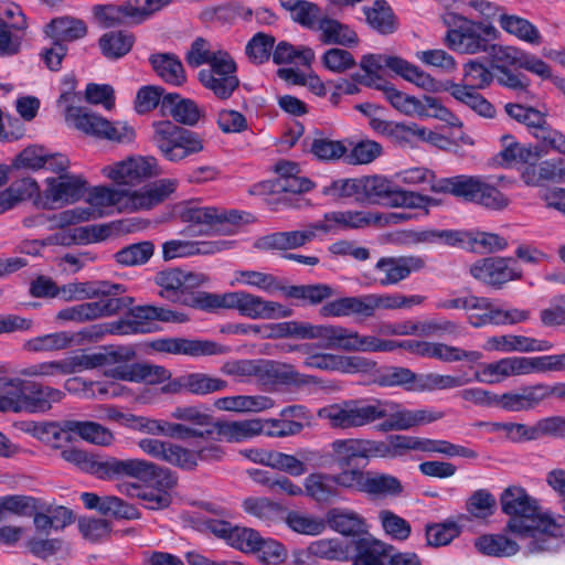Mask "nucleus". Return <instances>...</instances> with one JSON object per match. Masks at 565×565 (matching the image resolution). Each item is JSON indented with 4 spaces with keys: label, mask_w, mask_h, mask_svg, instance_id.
Listing matches in <instances>:
<instances>
[{
    "label": "nucleus",
    "mask_w": 565,
    "mask_h": 565,
    "mask_svg": "<svg viewBox=\"0 0 565 565\" xmlns=\"http://www.w3.org/2000/svg\"><path fill=\"white\" fill-rule=\"evenodd\" d=\"M93 12L105 28L139 24L146 20L145 11L141 8L132 7L127 1L121 4H97L93 8Z\"/></svg>",
    "instance_id": "obj_20"
},
{
    "label": "nucleus",
    "mask_w": 565,
    "mask_h": 565,
    "mask_svg": "<svg viewBox=\"0 0 565 565\" xmlns=\"http://www.w3.org/2000/svg\"><path fill=\"white\" fill-rule=\"evenodd\" d=\"M105 374L115 380L148 384L161 383L171 377V372L164 366L147 363L122 364L108 369Z\"/></svg>",
    "instance_id": "obj_17"
},
{
    "label": "nucleus",
    "mask_w": 565,
    "mask_h": 565,
    "mask_svg": "<svg viewBox=\"0 0 565 565\" xmlns=\"http://www.w3.org/2000/svg\"><path fill=\"white\" fill-rule=\"evenodd\" d=\"M331 326L311 324L305 321H284L265 324L264 339L294 338L300 340H320V347L326 349Z\"/></svg>",
    "instance_id": "obj_14"
},
{
    "label": "nucleus",
    "mask_w": 565,
    "mask_h": 565,
    "mask_svg": "<svg viewBox=\"0 0 565 565\" xmlns=\"http://www.w3.org/2000/svg\"><path fill=\"white\" fill-rule=\"evenodd\" d=\"M157 466L143 459H118L102 455L96 478L100 480L134 478L143 481L150 479V476L156 472Z\"/></svg>",
    "instance_id": "obj_10"
},
{
    "label": "nucleus",
    "mask_w": 565,
    "mask_h": 565,
    "mask_svg": "<svg viewBox=\"0 0 565 565\" xmlns=\"http://www.w3.org/2000/svg\"><path fill=\"white\" fill-rule=\"evenodd\" d=\"M303 365L307 367L326 370V371H366L374 363L369 362L362 356H340L329 353H316L308 356Z\"/></svg>",
    "instance_id": "obj_29"
},
{
    "label": "nucleus",
    "mask_w": 565,
    "mask_h": 565,
    "mask_svg": "<svg viewBox=\"0 0 565 565\" xmlns=\"http://www.w3.org/2000/svg\"><path fill=\"white\" fill-rule=\"evenodd\" d=\"M499 21L504 31L515 35L520 40L531 44H540L542 42L539 30L526 19L518 15L501 14Z\"/></svg>",
    "instance_id": "obj_53"
},
{
    "label": "nucleus",
    "mask_w": 565,
    "mask_h": 565,
    "mask_svg": "<svg viewBox=\"0 0 565 565\" xmlns=\"http://www.w3.org/2000/svg\"><path fill=\"white\" fill-rule=\"evenodd\" d=\"M183 278L184 271L180 268H169L158 271L154 277V282L161 287L159 296L171 302H177L180 294H183Z\"/></svg>",
    "instance_id": "obj_55"
},
{
    "label": "nucleus",
    "mask_w": 565,
    "mask_h": 565,
    "mask_svg": "<svg viewBox=\"0 0 565 565\" xmlns=\"http://www.w3.org/2000/svg\"><path fill=\"white\" fill-rule=\"evenodd\" d=\"M153 72L167 84L182 86L186 74L179 56L174 53H153L149 56Z\"/></svg>",
    "instance_id": "obj_34"
},
{
    "label": "nucleus",
    "mask_w": 565,
    "mask_h": 565,
    "mask_svg": "<svg viewBox=\"0 0 565 565\" xmlns=\"http://www.w3.org/2000/svg\"><path fill=\"white\" fill-rule=\"evenodd\" d=\"M211 430L210 439L221 441L225 439L228 443H238L244 439L262 434V419L245 420H216Z\"/></svg>",
    "instance_id": "obj_25"
},
{
    "label": "nucleus",
    "mask_w": 565,
    "mask_h": 565,
    "mask_svg": "<svg viewBox=\"0 0 565 565\" xmlns=\"http://www.w3.org/2000/svg\"><path fill=\"white\" fill-rule=\"evenodd\" d=\"M103 173L117 184H135L159 174L154 157L128 158L103 169Z\"/></svg>",
    "instance_id": "obj_11"
},
{
    "label": "nucleus",
    "mask_w": 565,
    "mask_h": 565,
    "mask_svg": "<svg viewBox=\"0 0 565 565\" xmlns=\"http://www.w3.org/2000/svg\"><path fill=\"white\" fill-rule=\"evenodd\" d=\"M395 547L370 534L351 539L347 544V556L351 565H386V556Z\"/></svg>",
    "instance_id": "obj_15"
},
{
    "label": "nucleus",
    "mask_w": 565,
    "mask_h": 565,
    "mask_svg": "<svg viewBox=\"0 0 565 565\" xmlns=\"http://www.w3.org/2000/svg\"><path fill=\"white\" fill-rule=\"evenodd\" d=\"M436 193H449L491 211H503L511 200L482 175H455L439 180L431 186Z\"/></svg>",
    "instance_id": "obj_2"
},
{
    "label": "nucleus",
    "mask_w": 565,
    "mask_h": 565,
    "mask_svg": "<svg viewBox=\"0 0 565 565\" xmlns=\"http://www.w3.org/2000/svg\"><path fill=\"white\" fill-rule=\"evenodd\" d=\"M313 186L315 183L310 179L296 174L291 178H277L271 183V193L281 194L282 198L279 199L281 202L298 206L292 202V198L295 196V201L299 202L300 199L297 195L310 191Z\"/></svg>",
    "instance_id": "obj_45"
},
{
    "label": "nucleus",
    "mask_w": 565,
    "mask_h": 565,
    "mask_svg": "<svg viewBox=\"0 0 565 565\" xmlns=\"http://www.w3.org/2000/svg\"><path fill=\"white\" fill-rule=\"evenodd\" d=\"M66 116L74 121L77 129L99 138L102 137L104 127H108L107 119L84 107L68 106Z\"/></svg>",
    "instance_id": "obj_51"
},
{
    "label": "nucleus",
    "mask_w": 565,
    "mask_h": 565,
    "mask_svg": "<svg viewBox=\"0 0 565 565\" xmlns=\"http://www.w3.org/2000/svg\"><path fill=\"white\" fill-rule=\"evenodd\" d=\"M521 179L527 186L565 183V160L556 158L530 163L524 167Z\"/></svg>",
    "instance_id": "obj_18"
},
{
    "label": "nucleus",
    "mask_w": 565,
    "mask_h": 565,
    "mask_svg": "<svg viewBox=\"0 0 565 565\" xmlns=\"http://www.w3.org/2000/svg\"><path fill=\"white\" fill-rule=\"evenodd\" d=\"M373 294L355 297H343L324 303L319 313L322 317L358 316L364 319L374 316Z\"/></svg>",
    "instance_id": "obj_21"
},
{
    "label": "nucleus",
    "mask_w": 565,
    "mask_h": 565,
    "mask_svg": "<svg viewBox=\"0 0 565 565\" xmlns=\"http://www.w3.org/2000/svg\"><path fill=\"white\" fill-rule=\"evenodd\" d=\"M177 186L175 179H160L147 184L142 190L128 191V198L135 209L149 210L167 200Z\"/></svg>",
    "instance_id": "obj_28"
},
{
    "label": "nucleus",
    "mask_w": 565,
    "mask_h": 565,
    "mask_svg": "<svg viewBox=\"0 0 565 565\" xmlns=\"http://www.w3.org/2000/svg\"><path fill=\"white\" fill-rule=\"evenodd\" d=\"M495 78V73H492L483 63L479 60H469L463 65V84L470 89H484L491 85Z\"/></svg>",
    "instance_id": "obj_59"
},
{
    "label": "nucleus",
    "mask_w": 565,
    "mask_h": 565,
    "mask_svg": "<svg viewBox=\"0 0 565 565\" xmlns=\"http://www.w3.org/2000/svg\"><path fill=\"white\" fill-rule=\"evenodd\" d=\"M383 152L382 146L374 140H361L345 152L344 162L351 166L367 164L377 159Z\"/></svg>",
    "instance_id": "obj_64"
},
{
    "label": "nucleus",
    "mask_w": 565,
    "mask_h": 565,
    "mask_svg": "<svg viewBox=\"0 0 565 565\" xmlns=\"http://www.w3.org/2000/svg\"><path fill=\"white\" fill-rule=\"evenodd\" d=\"M180 218L190 223L183 233L190 236L216 233L217 209L188 206L180 212Z\"/></svg>",
    "instance_id": "obj_33"
},
{
    "label": "nucleus",
    "mask_w": 565,
    "mask_h": 565,
    "mask_svg": "<svg viewBox=\"0 0 565 565\" xmlns=\"http://www.w3.org/2000/svg\"><path fill=\"white\" fill-rule=\"evenodd\" d=\"M150 479L143 480L145 487L136 493L148 510H163L172 503L170 491L177 486V476L166 467L157 466Z\"/></svg>",
    "instance_id": "obj_9"
},
{
    "label": "nucleus",
    "mask_w": 565,
    "mask_h": 565,
    "mask_svg": "<svg viewBox=\"0 0 565 565\" xmlns=\"http://www.w3.org/2000/svg\"><path fill=\"white\" fill-rule=\"evenodd\" d=\"M542 403L539 384L526 385L518 391H510L501 395L497 394L495 407L505 412H527L536 408Z\"/></svg>",
    "instance_id": "obj_30"
},
{
    "label": "nucleus",
    "mask_w": 565,
    "mask_h": 565,
    "mask_svg": "<svg viewBox=\"0 0 565 565\" xmlns=\"http://www.w3.org/2000/svg\"><path fill=\"white\" fill-rule=\"evenodd\" d=\"M75 334L66 331L49 333L28 340L24 349L29 352H49L66 349L74 341Z\"/></svg>",
    "instance_id": "obj_56"
},
{
    "label": "nucleus",
    "mask_w": 565,
    "mask_h": 565,
    "mask_svg": "<svg viewBox=\"0 0 565 565\" xmlns=\"http://www.w3.org/2000/svg\"><path fill=\"white\" fill-rule=\"evenodd\" d=\"M376 89L384 93L386 99L395 109L406 115L419 116L425 113L424 106L422 105L423 100L397 90L393 85L388 83H384L382 86H376Z\"/></svg>",
    "instance_id": "obj_54"
},
{
    "label": "nucleus",
    "mask_w": 565,
    "mask_h": 565,
    "mask_svg": "<svg viewBox=\"0 0 565 565\" xmlns=\"http://www.w3.org/2000/svg\"><path fill=\"white\" fill-rule=\"evenodd\" d=\"M125 290L122 285L105 280L70 282L61 287V296L65 301H73L98 298L99 296H119Z\"/></svg>",
    "instance_id": "obj_23"
},
{
    "label": "nucleus",
    "mask_w": 565,
    "mask_h": 565,
    "mask_svg": "<svg viewBox=\"0 0 565 565\" xmlns=\"http://www.w3.org/2000/svg\"><path fill=\"white\" fill-rule=\"evenodd\" d=\"M364 493L373 498L398 497L404 487L398 478L380 472L367 471Z\"/></svg>",
    "instance_id": "obj_48"
},
{
    "label": "nucleus",
    "mask_w": 565,
    "mask_h": 565,
    "mask_svg": "<svg viewBox=\"0 0 565 565\" xmlns=\"http://www.w3.org/2000/svg\"><path fill=\"white\" fill-rule=\"evenodd\" d=\"M162 115L174 121H154L151 140L167 161L178 163L204 150L203 138L184 127H194L205 117V110L195 100L169 93L162 100Z\"/></svg>",
    "instance_id": "obj_1"
},
{
    "label": "nucleus",
    "mask_w": 565,
    "mask_h": 565,
    "mask_svg": "<svg viewBox=\"0 0 565 565\" xmlns=\"http://www.w3.org/2000/svg\"><path fill=\"white\" fill-rule=\"evenodd\" d=\"M500 505L510 519L504 527L505 532L515 534L520 539H531L535 525L541 516L540 505L535 498L519 486H510L500 495Z\"/></svg>",
    "instance_id": "obj_4"
},
{
    "label": "nucleus",
    "mask_w": 565,
    "mask_h": 565,
    "mask_svg": "<svg viewBox=\"0 0 565 565\" xmlns=\"http://www.w3.org/2000/svg\"><path fill=\"white\" fill-rule=\"evenodd\" d=\"M475 546L481 554L492 557H510L520 550L519 544L504 534H483L476 539Z\"/></svg>",
    "instance_id": "obj_41"
},
{
    "label": "nucleus",
    "mask_w": 565,
    "mask_h": 565,
    "mask_svg": "<svg viewBox=\"0 0 565 565\" xmlns=\"http://www.w3.org/2000/svg\"><path fill=\"white\" fill-rule=\"evenodd\" d=\"M532 130L533 137L540 141V145H536L537 147H542L547 151V153L550 150H562V147L565 142V135L552 128V126L547 122L545 113L542 115V118L539 119V124L536 122Z\"/></svg>",
    "instance_id": "obj_63"
},
{
    "label": "nucleus",
    "mask_w": 565,
    "mask_h": 565,
    "mask_svg": "<svg viewBox=\"0 0 565 565\" xmlns=\"http://www.w3.org/2000/svg\"><path fill=\"white\" fill-rule=\"evenodd\" d=\"M359 202L372 204L385 203L395 207H425L434 199L413 191L402 190L398 185L382 175L360 178Z\"/></svg>",
    "instance_id": "obj_5"
},
{
    "label": "nucleus",
    "mask_w": 565,
    "mask_h": 565,
    "mask_svg": "<svg viewBox=\"0 0 565 565\" xmlns=\"http://www.w3.org/2000/svg\"><path fill=\"white\" fill-rule=\"evenodd\" d=\"M515 263L512 257H487L478 260L470 268V274L478 280L501 288L510 280L522 278V270L510 266Z\"/></svg>",
    "instance_id": "obj_13"
},
{
    "label": "nucleus",
    "mask_w": 565,
    "mask_h": 565,
    "mask_svg": "<svg viewBox=\"0 0 565 565\" xmlns=\"http://www.w3.org/2000/svg\"><path fill=\"white\" fill-rule=\"evenodd\" d=\"M47 28L51 30V35L60 42H73L87 34L85 22L72 17L55 18Z\"/></svg>",
    "instance_id": "obj_52"
},
{
    "label": "nucleus",
    "mask_w": 565,
    "mask_h": 565,
    "mask_svg": "<svg viewBox=\"0 0 565 565\" xmlns=\"http://www.w3.org/2000/svg\"><path fill=\"white\" fill-rule=\"evenodd\" d=\"M367 24L381 34H392L397 30V18L385 0H375L372 7H364Z\"/></svg>",
    "instance_id": "obj_38"
},
{
    "label": "nucleus",
    "mask_w": 565,
    "mask_h": 565,
    "mask_svg": "<svg viewBox=\"0 0 565 565\" xmlns=\"http://www.w3.org/2000/svg\"><path fill=\"white\" fill-rule=\"evenodd\" d=\"M498 351L502 352H541L548 351L553 348V343L547 340H537L525 335H499L492 337L488 341Z\"/></svg>",
    "instance_id": "obj_35"
},
{
    "label": "nucleus",
    "mask_w": 565,
    "mask_h": 565,
    "mask_svg": "<svg viewBox=\"0 0 565 565\" xmlns=\"http://www.w3.org/2000/svg\"><path fill=\"white\" fill-rule=\"evenodd\" d=\"M373 382L381 387H403L405 391L416 392L417 373L408 367L385 366L379 370Z\"/></svg>",
    "instance_id": "obj_39"
},
{
    "label": "nucleus",
    "mask_w": 565,
    "mask_h": 565,
    "mask_svg": "<svg viewBox=\"0 0 565 565\" xmlns=\"http://www.w3.org/2000/svg\"><path fill=\"white\" fill-rule=\"evenodd\" d=\"M86 184V180L81 175L70 173L61 174L58 178H47L44 190L45 202L49 205L60 201L74 203L84 195Z\"/></svg>",
    "instance_id": "obj_16"
},
{
    "label": "nucleus",
    "mask_w": 565,
    "mask_h": 565,
    "mask_svg": "<svg viewBox=\"0 0 565 565\" xmlns=\"http://www.w3.org/2000/svg\"><path fill=\"white\" fill-rule=\"evenodd\" d=\"M533 536L526 545L530 554L552 551L551 539L565 536V516L558 515L553 519L541 513Z\"/></svg>",
    "instance_id": "obj_22"
},
{
    "label": "nucleus",
    "mask_w": 565,
    "mask_h": 565,
    "mask_svg": "<svg viewBox=\"0 0 565 565\" xmlns=\"http://www.w3.org/2000/svg\"><path fill=\"white\" fill-rule=\"evenodd\" d=\"M280 291L287 298L302 300L310 306L320 305L334 295V289L327 284L282 286Z\"/></svg>",
    "instance_id": "obj_40"
},
{
    "label": "nucleus",
    "mask_w": 565,
    "mask_h": 565,
    "mask_svg": "<svg viewBox=\"0 0 565 565\" xmlns=\"http://www.w3.org/2000/svg\"><path fill=\"white\" fill-rule=\"evenodd\" d=\"M160 328L152 322L150 305L128 307L126 318L98 324H92L81 330L76 335L88 341H98L105 334H146Z\"/></svg>",
    "instance_id": "obj_6"
},
{
    "label": "nucleus",
    "mask_w": 565,
    "mask_h": 565,
    "mask_svg": "<svg viewBox=\"0 0 565 565\" xmlns=\"http://www.w3.org/2000/svg\"><path fill=\"white\" fill-rule=\"evenodd\" d=\"M296 58L300 60V64L310 66L315 61V52L311 47H295L286 41L279 42L273 51V62L277 65L292 63Z\"/></svg>",
    "instance_id": "obj_58"
},
{
    "label": "nucleus",
    "mask_w": 565,
    "mask_h": 565,
    "mask_svg": "<svg viewBox=\"0 0 565 565\" xmlns=\"http://www.w3.org/2000/svg\"><path fill=\"white\" fill-rule=\"evenodd\" d=\"M300 373L291 364L260 359L257 362L256 377L264 385L305 384Z\"/></svg>",
    "instance_id": "obj_26"
},
{
    "label": "nucleus",
    "mask_w": 565,
    "mask_h": 565,
    "mask_svg": "<svg viewBox=\"0 0 565 565\" xmlns=\"http://www.w3.org/2000/svg\"><path fill=\"white\" fill-rule=\"evenodd\" d=\"M387 402L376 399L374 404L361 405L359 401L344 402L343 405L332 404L321 408L319 417L330 422L333 428L361 427L376 419L387 417L381 425L383 431L398 430L393 414L388 413Z\"/></svg>",
    "instance_id": "obj_3"
},
{
    "label": "nucleus",
    "mask_w": 565,
    "mask_h": 565,
    "mask_svg": "<svg viewBox=\"0 0 565 565\" xmlns=\"http://www.w3.org/2000/svg\"><path fill=\"white\" fill-rule=\"evenodd\" d=\"M135 35L125 31H110L98 40L102 54L108 60H118L128 54L135 43Z\"/></svg>",
    "instance_id": "obj_43"
},
{
    "label": "nucleus",
    "mask_w": 565,
    "mask_h": 565,
    "mask_svg": "<svg viewBox=\"0 0 565 565\" xmlns=\"http://www.w3.org/2000/svg\"><path fill=\"white\" fill-rule=\"evenodd\" d=\"M330 448L332 466L350 468L356 463L358 459H363L361 439H337L330 444Z\"/></svg>",
    "instance_id": "obj_50"
},
{
    "label": "nucleus",
    "mask_w": 565,
    "mask_h": 565,
    "mask_svg": "<svg viewBox=\"0 0 565 565\" xmlns=\"http://www.w3.org/2000/svg\"><path fill=\"white\" fill-rule=\"evenodd\" d=\"M492 25L473 22L462 15L457 17L455 28L447 31L445 44L452 51L461 54H476L488 52L489 39L494 35Z\"/></svg>",
    "instance_id": "obj_8"
},
{
    "label": "nucleus",
    "mask_w": 565,
    "mask_h": 565,
    "mask_svg": "<svg viewBox=\"0 0 565 565\" xmlns=\"http://www.w3.org/2000/svg\"><path fill=\"white\" fill-rule=\"evenodd\" d=\"M24 425L25 433L52 448H60L61 440L66 443L73 440L67 428L71 425V419L61 422H26Z\"/></svg>",
    "instance_id": "obj_32"
},
{
    "label": "nucleus",
    "mask_w": 565,
    "mask_h": 565,
    "mask_svg": "<svg viewBox=\"0 0 565 565\" xmlns=\"http://www.w3.org/2000/svg\"><path fill=\"white\" fill-rule=\"evenodd\" d=\"M488 52L491 68L495 71L498 84L515 92H523L527 95L530 79L523 73L518 72L522 66L525 52L514 46L497 44H490Z\"/></svg>",
    "instance_id": "obj_7"
},
{
    "label": "nucleus",
    "mask_w": 565,
    "mask_h": 565,
    "mask_svg": "<svg viewBox=\"0 0 565 565\" xmlns=\"http://www.w3.org/2000/svg\"><path fill=\"white\" fill-rule=\"evenodd\" d=\"M318 30L321 31L320 41L323 44L352 47L359 43V36L354 30L348 24L329 17H323L319 21Z\"/></svg>",
    "instance_id": "obj_37"
},
{
    "label": "nucleus",
    "mask_w": 565,
    "mask_h": 565,
    "mask_svg": "<svg viewBox=\"0 0 565 565\" xmlns=\"http://www.w3.org/2000/svg\"><path fill=\"white\" fill-rule=\"evenodd\" d=\"M222 308L236 309L239 315L249 319H266V302L259 296L246 291H233L222 295Z\"/></svg>",
    "instance_id": "obj_31"
},
{
    "label": "nucleus",
    "mask_w": 565,
    "mask_h": 565,
    "mask_svg": "<svg viewBox=\"0 0 565 565\" xmlns=\"http://www.w3.org/2000/svg\"><path fill=\"white\" fill-rule=\"evenodd\" d=\"M7 191L10 193L11 200H14V204L20 201L34 199V204L36 206H41L42 209H52V205H49L47 202H45L44 194H41L38 182L32 178H22L12 182Z\"/></svg>",
    "instance_id": "obj_57"
},
{
    "label": "nucleus",
    "mask_w": 565,
    "mask_h": 565,
    "mask_svg": "<svg viewBox=\"0 0 565 565\" xmlns=\"http://www.w3.org/2000/svg\"><path fill=\"white\" fill-rule=\"evenodd\" d=\"M390 70L427 92H449L448 84H452V81H436L429 74L402 57L391 58Z\"/></svg>",
    "instance_id": "obj_27"
},
{
    "label": "nucleus",
    "mask_w": 565,
    "mask_h": 565,
    "mask_svg": "<svg viewBox=\"0 0 565 565\" xmlns=\"http://www.w3.org/2000/svg\"><path fill=\"white\" fill-rule=\"evenodd\" d=\"M38 500L33 497L9 494L0 497V523L6 519V512L19 516H32L38 510Z\"/></svg>",
    "instance_id": "obj_60"
},
{
    "label": "nucleus",
    "mask_w": 565,
    "mask_h": 565,
    "mask_svg": "<svg viewBox=\"0 0 565 565\" xmlns=\"http://www.w3.org/2000/svg\"><path fill=\"white\" fill-rule=\"evenodd\" d=\"M303 493L317 502H329L339 495L332 475L315 472L305 479Z\"/></svg>",
    "instance_id": "obj_47"
},
{
    "label": "nucleus",
    "mask_w": 565,
    "mask_h": 565,
    "mask_svg": "<svg viewBox=\"0 0 565 565\" xmlns=\"http://www.w3.org/2000/svg\"><path fill=\"white\" fill-rule=\"evenodd\" d=\"M380 338L374 335L361 337L355 331L341 326H331L326 349H340L343 351L379 352Z\"/></svg>",
    "instance_id": "obj_19"
},
{
    "label": "nucleus",
    "mask_w": 565,
    "mask_h": 565,
    "mask_svg": "<svg viewBox=\"0 0 565 565\" xmlns=\"http://www.w3.org/2000/svg\"><path fill=\"white\" fill-rule=\"evenodd\" d=\"M328 224H332L334 230H360L374 225V212L364 211H334L323 215Z\"/></svg>",
    "instance_id": "obj_46"
},
{
    "label": "nucleus",
    "mask_w": 565,
    "mask_h": 565,
    "mask_svg": "<svg viewBox=\"0 0 565 565\" xmlns=\"http://www.w3.org/2000/svg\"><path fill=\"white\" fill-rule=\"evenodd\" d=\"M98 298L97 301L79 303L86 322L116 315L134 302V298L129 296H99Z\"/></svg>",
    "instance_id": "obj_36"
},
{
    "label": "nucleus",
    "mask_w": 565,
    "mask_h": 565,
    "mask_svg": "<svg viewBox=\"0 0 565 565\" xmlns=\"http://www.w3.org/2000/svg\"><path fill=\"white\" fill-rule=\"evenodd\" d=\"M154 252V245L150 241L130 244L115 254V259L124 266H138L146 264Z\"/></svg>",
    "instance_id": "obj_62"
},
{
    "label": "nucleus",
    "mask_w": 565,
    "mask_h": 565,
    "mask_svg": "<svg viewBox=\"0 0 565 565\" xmlns=\"http://www.w3.org/2000/svg\"><path fill=\"white\" fill-rule=\"evenodd\" d=\"M327 521L334 531L345 536H352V539L367 534L364 520L354 512L333 509L328 512Z\"/></svg>",
    "instance_id": "obj_44"
},
{
    "label": "nucleus",
    "mask_w": 565,
    "mask_h": 565,
    "mask_svg": "<svg viewBox=\"0 0 565 565\" xmlns=\"http://www.w3.org/2000/svg\"><path fill=\"white\" fill-rule=\"evenodd\" d=\"M448 88L450 95L458 102L467 105L470 109L476 111L478 115L484 118H494L495 117V108L494 106L486 99L481 94H479L478 89H470L466 86H461L452 82V84H448Z\"/></svg>",
    "instance_id": "obj_42"
},
{
    "label": "nucleus",
    "mask_w": 565,
    "mask_h": 565,
    "mask_svg": "<svg viewBox=\"0 0 565 565\" xmlns=\"http://www.w3.org/2000/svg\"><path fill=\"white\" fill-rule=\"evenodd\" d=\"M425 266L423 258L417 256L383 257L379 259L375 268L384 273L380 279L382 286L395 285L411 275L412 271Z\"/></svg>",
    "instance_id": "obj_24"
},
{
    "label": "nucleus",
    "mask_w": 565,
    "mask_h": 565,
    "mask_svg": "<svg viewBox=\"0 0 565 565\" xmlns=\"http://www.w3.org/2000/svg\"><path fill=\"white\" fill-rule=\"evenodd\" d=\"M17 383L19 384L17 396L21 412L45 413L52 408L53 403H58L65 397L64 392L33 381L21 380Z\"/></svg>",
    "instance_id": "obj_12"
},
{
    "label": "nucleus",
    "mask_w": 565,
    "mask_h": 565,
    "mask_svg": "<svg viewBox=\"0 0 565 565\" xmlns=\"http://www.w3.org/2000/svg\"><path fill=\"white\" fill-rule=\"evenodd\" d=\"M67 428L83 440L97 446H109L115 439L114 434L108 428L92 420L71 419V425Z\"/></svg>",
    "instance_id": "obj_49"
},
{
    "label": "nucleus",
    "mask_w": 565,
    "mask_h": 565,
    "mask_svg": "<svg viewBox=\"0 0 565 565\" xmlns=\"http://www.w3.org/2000/svg\"><path fill=\"white\" fill-rule=\"evenodd\" d=\"M199 82L220 99H228L239 86L237 76H217L211 72H199Z\"/></svg>",
    "instance_id": "obj_61"
}]
</instances>
